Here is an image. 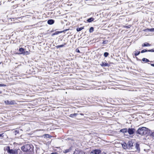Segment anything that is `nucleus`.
<instances>
[{"label":"nucleus","mask_w":154,"mask_h":154,"mask_svg":"<svg viewBox=\"0 0 154 154\" xmlns=\"http://www.w3.org/2000/svg\"><path fill=\"white\" fill-rule=\"evenodd\" d=\"M29 54V52L27 51H24V52H23V55H27Z\"/></svg>","instance_id":"a878e982"},{"label":"nucleus","mask_w":154,"mask_h":154,"mask_svg":"<svg viewBox=\"0 0 154 154\" xmlns=\"http://www.w3.org/2000/svg\"><path fill=\"white\" fill-rule=\"evenodd\" d=\"M108 64L106 63H104L103 62H102V63L100 64V65L102 66H107Z\"/></svg>","instance_id":"412c9836"},{"label":"nucleus","mask_w":154,"mask_h":154,"mask_svg":"<svg viewBox=\"0 0 154 154\" xmlns=\"http://www.w3.org/2000/svg\"><path fill=\"white\" fill-rule=\"evenodd\" d=\"M4 150L7 151L9 154H17V149H11L9 146H7L4 148Z\"/></svg>","instance_id":"7ed1b4c3"},{"label":"nucleus","mask_w":154,"mask_h":154,"mask_svg":"<svg viewBox=\"0 0 154 154\" xmlns=\"http://www.w3.org/2000/svg\"><path fill=\"white\" fill-rule=\"evenodd\" d=\"M142 60L144 62H152V61H150L148 59L146 58H143L142 59Z\"/></svg>","instance_id":"dca6fc26"},{"label":"nucleus","mask_w":154,"mask_h":154,"mask_svg":"<svg viewBox=\"0 0 154 154\" xmlns=\"http://www.w3.org/2000/svg\"><path fill=\"white\" fill-rule=\"evenodd\" d=\"M128 129L126 128L121 129L120 130V131L124 133H126L127 132Z\"/></svg>","instance_id":"2eb2a0df"},{"label":"nucleus","mask_w":154,"mask_h":154,"mask_svg":"<svg viewBox=\"0 0 154 154\" xmlns=\"http://www.w3.org/2000/svg\"><path fill=\"white\" fill-rule=\"evenodd\" d=\"M101 152V151L98 149H95L93 150L91 152V153L94 154H98Z\"/></svg>","instance_id":"423d86ee"},{"label":"nucleus","mask_w":154,"mask_h":154,"mask_svg":"<svg viewBox=\"0 0 154 154\" xmlns=\"http://www.w3.org/2000/svg\"><path fill=\"white\" fill-rule=\"evenodd\" d=\"M66 43H64V44L61 45H58L56 46V48H60L63 47L64 46V45H66Z\"/></svg>","instance_id":"a211bd4d"},{"label":"nucleus","mask_w":154,"mask_h":154,"mask_svg":"<svg viewBox=\"0 0 154 154\" xmlns=\"http://www.w3.org/2000/svg\"><path fill=\"white\" fill-rule=\"evenodd\" d=\"M80 114L81 115H82V116H83L84 115V114H83V113H80Z\"/></svg>","instance_id":"72a5a7b5"},{"label":"nucleus","mask_w":154,"mask_h":154,"mask_svg":"<svg viewBox=\"0 0 154 154\" xmlns=\"http://www.w3.org/2000/svg\"><path fill=\"white\" fill-rule=\"evenodd\" d=\"M72 150L71 147H70L69 149H65L63 151L64 153H66L70 152Z\"/></svg>","instance_id":"ddd939ff"},{"label":"nucleus","mask_w":154,"mask_h":154,"mask_svg":"<svg viewBox=\"0 0 154 154\" xmlns=\"http://www.w3.org/2000/svg\"><path fill=\"white\" fill-rule=\"evenodd\" d=\"M134 55L135 56L138 55L140 53V51H136L134 52Z\"/></svg>","instance_id":"5701e85b"},{"label":"nucleus","mask_w":154,"mask_h":154,"mask_svg":"<svg viewBox=\"0 0 154 154\" xmlns=\"http://www.w3.org/2000/svg\"><path fill=\"white\" fill-rule=\"evenodd\" d=\"M51 154H56V153H52Z\"/></svg>","instance_id":"e433bc0d"},{"label":"nucleus","mask_w":154,"mask_h":154,"mask_svg":"<svg viewBox=\"0 0 154 154\" xmlns=\"http://www.w3.org/2000/svg\"><path fill=\"white\" fill-rule=\"evenodd\" d=\"M146 30L151 32H154V28L151 29H146Z\"/></svg>","instance_id":"4be33fe9"},{"label":"nucleus","mask_w":154,"mask_h":154,"mask_svg":"<svg viewBox=\"0 0 154 154\" xmlns=\"http://www.w3.org/2000/svg\"><path fill=\"white\" fill-rule=\"evenodd\" d=\"M2 134H0V137H2Z\"/></svg>","instance_id":"c9c22d12"},{"label":"nucleus","mask_w":154,"mask_h":154,"mask_svg":"<svg viewBox=\"0 0 154 154\" xmlns=\"http://www.w3.org/2000/svg\"><path fill=\"white\" fill-rule=\"evenodd\" d=\"M108 42V41L107 40H104L103 42L102 43L103 44H107Z\"/></svg>","instance_id":"c85d7f7f"},{"label":"nucleus","mask_w":154,"mask_h":154,"mask_svg":"<svg viewBox=\"0 0 154 154\" xmlns=\"http://www.w3.org/2000/svg\"><path fill=\"white\" fill-rule=\"evenodd\" d=\"M33 146L32 145L26 144L21 147V149L24 152H30L32 151Z\"/></svg>","instance_id":"f03ea898"},{"label":"nucleus","mask_w":154,"mask_h":154,"mask_svg":"<svg viewBox=\"0 0 154 154\" xmlns=\"http://www.w3.org/2000/svg\"><path fill=\"white\" fill-rule=\"evenodd\" d=\"M148 51H149V52H154V49H152L151 50H148Z\"/></svg>","instance_id":"c756f323"},{"label":"nucleus","mask_w":154,"mask_h":154,"mask_svg":"<svg viewBox=\"0 0 154 154\" xmlns=\"http://www.w3.org/2000/svg\"><path fill=\"white\" fill-rule=\"evenodd\" d=\"M150 130L145 127L139 128L137 131V133L141 135H149Z\"/></svg>","instance_id":"f257e3e1"},{"label":"nucleus","mask_w":154,"mask_h":154,"mask_svg":"<svg viewBox=\"0 0 154 154\" xmlns=\"http://www.w3.org/2000/svg\"><path fill=\"white\" fill-rule=\"evenodd\" d=\"M54 22V20L52 19L49 20L47 21L48 24L49 25H52L53 24Z\"/></svg>","instance_id":"1a4fd4ad"},{"label":"nucleus","mask_w":154,"mask_h":154,"mask_svg":"<svg viewBox=\"0 0 154 154\" xmlns=\"http://www.w3.org/2000/svg\"><path fill=\"white\" fill-rule=\"evenodd\" d=\"M1 93H2V92L0 91V94H1Z\"/></svg>","instance_id":"4c0bfd02"},{"label":"nucleus","mask_w":154,"mask_h":154,"mask_svg":"<svg viewBox=\"0 0 154 154\" xmlns=\"http://www.w3.org/2000/svg\"><path fill=\"white\" fill-rule=\"evenodd\" d=\"M109 55V53L108 52H105L104 53V56L105 57H106Z\"/></svg>","instance_id":"bb28decb"},{"label":"nucleus","mask_w":154,"mask_h":154,"mask_svg":"<svg viewBox=\"0 0 154 154\" xmlns=\"http://www.w3.org/2000/svg\"><path fill=\"white\" fill-rule=\"evenodd\" d=\"M122 145L124 149H128L127 145L126 143L123 142V143H122Z\"/></svg>","instance_id":"6e6552de"},{"label":"nucleus","mask_w":154,"mask_h":154,"mask_svg":"<svg viewBox=\"0 0 154 154\" xmlns=\"http://www.w3.org/2000/svg\"><path fill=\"white\" fill-rule=\"evenodd\" d=\"M17 154H23V152L19 149H17Z\"/></svg>","instance_id":"393cba45"},{"label":"nucleus","mask_w":154,"mask_h":154,"mask_svg":"<svg viewBox=\"0 0 154 154\" xmlns=\"http://www.w3.org/2000/svg\"><path fill=\"white\" fill-rule=\"evenodd\" d=\"M75 51L77 52H78V53H80V52L79 50V49L78 48L76 49V50H75Z\"/></svg>","instance_id":"2f4dec72"},{"label":"nucleus","mask_w":154,"mask_h":154,"mask_svg":"<svg viewBox=\"0 0 154 154\" xmlns=\"http://www.w3.org/2000/svg\"><path fill=\"white\" fill-rule=\"evenodd\" d=\"M5 103L6 105H15L17 103L14 100H8L5 101Z\"/></svg>","instance_id":"20e7f679"},{"label":"nucleus","mask_w":154,"mask_h":154,"mask_svg":"<svg viewBox=\"0 0 154 154\" xmlns=\"http://www.w3.org/2000/svg\"><path fill=\"white\" fill-rule=\"evenodd\" d=\"M147 51H148V50H147L146 49H144V50H142L141 51V53H143L144 52H146Z\"/></svg>","instance_id":"cd10ccee"},{"label":"nucleus","mask_w":154,"mask_h":154,"mask_svg":"<svg viewBox=\"0 0 154 154\" xmlns=\"http://www.w3.org/2000/svg\"><path fill=\"white\" fill-rule=\"evenodd\" d=\"M19 51L20 52V53H19V54H23V52H24L25 50L24 49L22 48H20L19 49Z\"/></svg>","instance_id":"f8f14e48"},{"label":"nucleus","mask_w":154,"mask_h":154,"mask_svg":"<svg viewBox=\"0 0 154 154\" xmlns=\"http://www.w3.org/2000/svg\"><path fill=\"white\" fill-rule=\"evenodd\" d=\"M84 26H83L82 27H81L80 28L77 27L76 28V30L77 32L80 31H81V30H82V29H84Z\"/></svg>","instance_id":"6ab92c4d"},{"label":"nucleus","mask_w":154,"mask_h":154,"mask_svg":"<svg viewBox=\"0 0 154 154\" xmlns=\"http://www.w3.org/2000/svg\"><path fill=\"white\" fill-rule=\"evenodd\" d=\"M142 45L143 47L150 46L151 45L148 43L146 42L144 44H143Z\"/></svg>","instance_id":"4468645a"},{"label":"nucleus","mask_w":154,"mask_h":154,"mask_svg":"<svg viewBox=\"0 0 154 154\" xmlns=\"http://www.w3.org/2000/svg\"><path fill=\"white\" fill-rule=\"evenodd\" d=\"M94 20V19L93 17H91L89 18L87 20V21L88 22L90 23L92 21H93Z\"/></svg>","instance_id":"f3484780"},{"label":"nucleus","mask_w":154,"mask_h":154,"mask_svg":"<svg viewBox=\"0 0 154 154\" xmlns=\"http://www.w3.org/2000/svg\"><path fill=\"white\" fill-rule=\"evenodd\" d=\"M150 65L154 67V64L151 63V64H150Z\"/></svg>","instance_id":"473e14b6"},{"label":"nucleus","mask_w":154,"mask_h":154,"mask_svg":"<svg viewBox=\"0 0 154 154\" xmlns=\"http://www.w3.org/2000/svg\"><path fill=\"white\" fill-rule=\"evenodd\" d=\"M15 131L16 132H17V131Z\"/></svg>","instance_id":"a19ab883"},{"label":"nucleus","mask_w":154,"mask_h":154,"mask_svg":"<svg viewBox=\"0 0 154 154\" xmlns=\"http://www.w3.org/2000/svg\"><path fill=\"white\" fill-rule=\"evenodd\" d=\"M135 147L136 149L137 150V151L138 152H139L140 151V145L139 144L137 143L136 144Z\"/></svg>","instance_id":"9d476101"},{"label":"nucleus","mask_w":154,"mask_h":154,"mask_svg":"<svg viewBox=\"0 0 154 154\" xmlns=\"http://www.w3.org/2000/svg\"><path fill=\"white\" fill-rule=\"evenodd\" d=\"M135 131V130L133 128H128V129L127 132L130 135H132L134 133Z\"/></svg>","instance_id":"39448f33"},{"label":"nucleus","mask_w":154,"mask_h":154,"mask_svg":"<svg viewBox=\"0 0 154 154\" xmlns=\"http://www.w3.org/2000/svg\"><path fill=\"white\" fill-rule=\"evenodd\" d=\"M6 85L3 84H0V87H4L6 86Z\"/></svg>","instance_id":"7c9ffc66"},{"label":"nucleus","mask_w":154,"mask_h":154,"mask_svg":"<svg viewBox=\"0 0 154 154\" xmlns=\"http://www.w3.org/2000/svg\"><path fill=\"white\" fill-rule=\"evenodd\" d=\"M133 143L131 141H129L127 143V147L128 149H129L130 148L133 146Z\"/></svg>","instance_id":"0eeeda50"},{"label":"nucleus","mask_w":154,"mask_h":154,"mask_svg":"<svg viewBox=\"0 0 154 154\" xmlns=\"http://www.w3.org/2000/svg\"><path fill=\"white\" fill-rule=\"evenodd\" d=\"M78 115L77 113H74L71 114L69 116L73 118L74 116H75Z\"/></svg>","instance_id":"aec40b11"},{"label":"nucleus","mask_w":154,"mask_h":154,"mask_svg":"<svg viewBox=\"0 0 154 154\" xmlns=\"http://www.w3.org/2000/svg\"><path fill=\"white\" fill-rule=\"evenodd\" d=\"M46 135H47V136H49V135L48 134H47Z\"/></svg>","instance_id":"58836bf2"},{"label":"nucleus","mask_w":154,"mask_h":154,"mask_svg":"<svg viewBox=\"0 0 154 154\" xmlns=\"http://www.w3.org/2000/svg\"><path fill=\"white\" fill-rule=\"evenodd\" d=\"M102 154H106L105 152H103Z\"/></svg>","instance_id":"f704fd0d"},{"label":"nucleus","mask_w":154,"mask_h":154,"mask_svg":"<svg viewBox=\"0 0 154 154\" xmlns=\"http://www.w3.org/2000/svg\"><path fill=\"white\" fill-rule=\"evenodd\" d=\"M89 31L90 33L93 32L94 31V28L93 27H91L89 29Z\"/></svg>","instance_id":"b1692460"},{"label":"nucleus","mask_w":154,"mask_h":154,"mask_svg":"<svg viewBox=\"0 0 154 154\" xmlns=\"http://www.w3.org/2000/svg\"><path fill=\"white\" fill-rule=\"evenodd\" d=\"M2 62H0V64Z\"/></svg>","instance_id":"ea45409f"},{"label":"nucleus","mask_w":154,"mask_h":154,"mask_svg":"<svg viewBox=\"0 0 154 154\" xmlns=\"http://www.w3.org/2000/svg\"><path fill=\"white\" fill-rule=\"evenodd\" d=\"M149 135L151 137L154 139V131H152L150 130L149 133Z\"/></svg>","instance_id":"9b49d317"},{"label":"nucleus","mask_w":154,"mask_h":154,"mask_svg":"<svg viewBox=\"0 0 154 154\" xmlns=\"http://www.w3.org/2000/svg\"><path fill=\"white\" fill-rule=\"evenodd\" d=\"M100 153H99L98 154H100Z\"/></svg>","instance_id":"79ce46f5"}]
</instances>
